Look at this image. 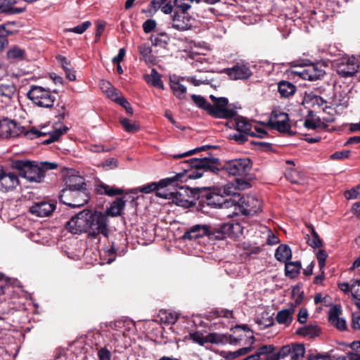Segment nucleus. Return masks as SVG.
Instances as JSON below:
<instances>
[{
    "label": "nucleus",
    "mask_w": 360,
    "mask_h": 360,
    "mask_svg": "<svg viewBox=\"0 0 360 360\" xmlns=\"http://www.w3.org/2000/svg\"><path fill=\"white\" fill-rule=\"evenodd\" d=\"M319 84L316 83V86ZM319 91L320 95H316V105H319V114L327 113L328 117L319 115L316 117V127L319 126L321 120L330 122L333 120V112L335 108H345L348 105L349 98L347 94L342 91L333 93V89L329 83H326L323 88L316 86V90Z\"/></svg>",
    "instance_id": "1"
},
{
    "label": "nucleus",
    "mask_w": 360,
    "mask_h": 360,
    "mask_svg": "<svg viewBox=\"0 0 360 360\" xmlns=\"http://www.w3.org/2000/svg\"><path fill=\"white\" fill-rule=\"evenodd\" d=\"M59 196L61 202L71 207H80L89 202L90 195L81 176H69Z\"/></svg>",
    "instance_id": "2"
},
{
    "label": "nucleus",
    "mask_w": 360,
    "mask_h": 360,
    "mask_svg": "<svg viewBox=\"0 0 360 360\" xmlns=\"http://www.w3.org/2000/svg\"><path fill=\"white\" fill-rule=\"evenodd\" d=\"M231 333H219V340L221 345L229 344L231 345H240L245 340L250 346L239 349L234 352L235 356H239L248 354L252 349L251 345L255 342L253 332L245 325H237L231 328Z\"/></svg>",
    "instance_id": "3"
},
{
    "label": "nucleus",
    "mask_w": 360,
    "mask_h": 360,
    "mask_svg": "<svg viewBox=\"0 0 360 360\" xmlns=\"http://www.w3.org/2000/svg\"><path fill=\"white\" fill-rule=\"evenodd\" d=\"M181 169L183 172L177 173L172 179V184L176 181H184L186 176V169L191 171L193 168L207 167L210 172L217 174L220 170L221 164L218 158L205 157L203 158H191L180 162Z\"/></svg>",
    "instance_id": "4"
},
{
    "label": "nucleus",
    "mask_w": 360,
    "mask_h": 360,
    "mask_svg": "<svg viewBox=\"0 0 360 360\" xmlns=\"http://www.w3.org/2000/svg\"><path fill=\"white\" fill-rule=\"evenodd\" d=\"M13 169L18 171L19 175L30 182L40 183L44 180V172L39 165L27 160H13L11 163Z\"/></svg>",
    "instance_id": "5"
},
{
    "label": "nucleus",
    "mask_w": 360,
    "mask_h": 360,
    "mask_svg": "<svg viewBox=\"0 0 360 360\" xmlns=\"http://www.w3.org/2000/svg\"><path fill=\"white\" fill-rule=\"evenodd\" d=\"M49 89H45L40 86L32 85L30 86L27 96L36 105L40 108H51L53 106L56 101L54 94Z\"/></svg>",
    "instance_id": "6"
},
{
    "label": "nucleus",
    "mask_w": 360,
    "mask_h": 360,
    "mask_svg": "<svg viewBox=\"0 0 360 360\" xmlns=\"http://www.w3.org/2000/svg\"><path fill=\"white\" fill-rule=\"evenodd\" d=\"M88 233L91 238H96L102 234L107 236L109 233L108 229L107 217L101 212L89 210Z\"/></svg>",
    "instance_id": "7"
},
{
    "label": "nucleus",
    "mask_w": 360,
    "mask_h": 360,
    "mask_svg": "<svg viewBox=\"0 0 360 360\" xmlns=\"http://www.w3.org/2000/svg\"><path fill=\"white\" fill-rule=\"evenodd\" d=\"M234 211L227 214V217H231L236 214L238 209L243 214L246 216L254 215L261 211L262 202L255 195H243L238 200V204L233 201Z\"/></svg>",
    "instance_id": "8"
},
{
    "label": "nucleus",
    "mask_w": 360,
    "mask_h": 360,
    "mask_svg": "<svg viewBox=\"0 0 360 360\" xmlns=\"http://www.w3.org/2000/svg\"><path fill=\"white\" fill-rule=\"evenodd\" d=\"M305 353L304 345L298 342H292L282 346L277 352H274L266 360H302Z\"/></svg>",
    "instance_id": "9"
},
{
    "label": "nucleus",
    "mask_w": 360,
    "mask_h": 360,
    "mask_svg": "<svg viewBox=\"0 0 360 360\" xmlns=\"http://www.w3.org/2000/svg\"><path fill=\"white\" fill-rule=\"evenodd\" d=\"M210 98L213 102L211 104L210 115L219 119H229L236 116V111L233 109L228 108L229 101L225 97L217 98L213 95L210 96Z\"/></svg>",
    "instance_id": "10"
},
{
    "label": "nucleus",
    "mask_w": 360,
    "mask_h": 360,
    "mask_svg": "<svg viewBox=\"0 0 360 360\" xmlns=\"http://www.w3.org/2000/svg\"><path fill=\"white\" fill-rule=\"evenodd\" d=\"M252 168V162L249 158H239L226 161L221 169L231 176H243L248 174Z\"/></svg>",
    "instance_id": "11"
},
{
    "label": "nucleus",
    "mask_w": 360,
    "mask_h": 360,
    "mask_svg": "<svg viewBox=\"0 0 360 360\" xmlns=\"http://www.w3.org/2000/svg\"><path fill=\"white\" fill-rule=\"evenodd\" d=\"M198 195L197 191L186 186H181L173 192L171 200L178 206L189 208L195 205L194 200Z\"/></svg>",
    "instance_id": "12"
},
{
    "label": "nucleus",
    "mask_w": 360,
    "mask_h": 360,
    "mask_svg": "<svg viewBox=\"0 0 360 360\" xmlns=\"http://www.w3.org/2000/svg\"><path fill=\"white\" fill-rule=\"evenodd\" d=\"M338 74L342 77L354 76L359 68V62L354 57H344L338 60L336 65Z\"/></svg>",
    "instance_id": "13"
},
{
    "label": "nucleus",
    "mask_w": 360,
    "mask_h": 360,
    "mask_svg": "<svg viewBox=\"0 0 360 360\" xmlns=\"http://www.w3.org/2000/svg\"><path fill=\"white\" fill-rule=\"evenodd\" d=\"M20 185L18 176L0 165V192L6 193L16 189Z\"/></svg>",
    "instance_id": "14"
},
{
    "label": "nucleus",
    "mask_w": 360,
    "mask_h": 360,
    "mask_svg": "<svg viewBox=\"0 0 360 360\" xmlns=\"http://www.w3.org/2000/svg\"><path fill=\"white\" fill-rule=\"evenodd\" d=\"M89 210H84L72 217L66 224V229L73 234L88 232Z\"/></svg>",
    "instance_id": "15"
},
{
    "label": "nucleus",
    "mask_w": 360,
    "mask_h": 360,
    "mask_svg": "<svg viewBox=\"0 0 360 360\" xmlns=\"http://www.w3.org/2000/svg\"><path fill=\"white\" fill-rule=\"evenodd\" d=\"M25 131L24 127L18 122L8 118L0 120V137L3 139L14 138Z\"/></svg>",
    "instance_id": "16"
},
{
    "label": "nucleus",
    "mask_w": 360,
    "mask_h": 360,
    "mask_svg": "<svg viewBox=\"0 0 360 360\" xmlns=\"http://www.w3.org/2000/svg\"><path fill=\"white\" fill-rule=\"evenodd\" d=\"M268 124L273 129L282 133H286L290 129L288 115L278 110L273 111Z\"/></svg>",
    "instance_id": "17"
},
{
    "label": "nucleus",
    "mask_w": 360,
    "mask_h": 360,
    "mask_svg": "<svg viewBox=\"0 0 360 360\" xmlns=\"http://www.w3.org/2000/svg\"><path fill=\"white\" fill-rule=\"evenodd\" d=\"M328 321L333 326L340 331H346L347 330V321L342 316V310L339 304L333 305L330 307Z\"/></svg>",
    "instance_id": "18"
},
{
    "label": "nucleus",
    "mask_w": 360,
    "mask_h": 360,
    "mask_svg": "<svg viewBox=\"0 0 360 360\" xmlns=\"http://www.w3.org/2000/svg\"><path fill=\"white\" fill-rule=\"evenodd\" d=\"M56 204L49 201L41 200L34 202L29 208V212L39 217H45L51 215L56 210Z\"/></svg>",
    "instance_id": "19"
},
{
    "label": "nucleus",
    "mask_w": 360,
    "mask_h": 360,
    "mask_svg": "<svg viewBox=\"0 0 360 360\" xmlns=\"http://www.w3.org/2000/svg\"><path fill=\"white\" fill-rule=\"evenodd\" d=\"M203 198L205 199L202 202L214 208H229L233 205V201L224 199L223 196L214 193H207Z\"/></svg>",
    "instance_id": "20"
},
{
    "label": "nucleus",
    "mask_w": 360,
    "mask_h": 360,
    "mask_svg": "<svg viewBox=\"0 0 360 360\" xmlns=\"http://www.w3.org/2000/svg\"><path fill=\"white\" fill-rule=\"evenodd\" d=\"M224 72L232 79H247L252 74L248 65L237 63L231 68L224 69Z\"/></svg>",
    "instance_id": "21"
},
{
    "label": "nucleus",
    "mask_w": 360,
    "mask_h": 360,
    "mask_svg": "<svg viewBox=\"0 0 360 360\" xmlns=\"http://www.w3.org/2000/svg\"><path fill=\"white\" fill-rule=\"evenodd\" d=\"M323 246V243L319 236L316 234V259L318 260L319 268L320 274L316 275V285L321 283L325 278L323 268L326 266V260L328 257V253L321 248Z\"/></svg>",
    "instance_id": "22"
},
{
    "label": "nucleus",
    "mask_w": 360,
    "mask_h": 360,
    "mask_svg": "<svg viewBox=\"0 0 360 360\" xmlns=\"http://www.w3.org/2000/svg\"><path fill=\"white\" fill-rule=\"evenodd\" d=\"M193 19L188 15L174 11L172 15V27L179 31H186L192 27Z\"/></svg>",
    "instance_id": "23"
},
{
    "label": "nucleus",
    "mask_w": 360,
    "mask_h": 360,
    "mask_svg": "<svg viewBox=\"0 0 360 360\" xmlns=\"http://www.w3.org/2000/svg\"><path fill=\"white\" fill-rule=\"evenodd\" d=\"M16 94V86L11 81H3L0 82V97L2 101L8 103Z\"/></svg>",
    "instance_id": "24"
},
{
    "label": "nucleus",
    "mask_w": 360,
    "mask_h": 360,
    "mask_svg": "<svg viewBox=\"0 0 360 360\" xmlns=\"http://www.w3.org/2000/svg\"><path fill=\"white\" fill-rule=\"evenodd\" d=\"M191 339L200 345H203L205 343H212V344H219V333H209L207 335L204 336L203 334L199 331L191 333L189 334Z\"/></svg>",
    "instance_id": "25"
},
{
    "label": "nucleus",
    "mask_w": 360,
    "mask_h": 360,
    "mask_svg": "<svg viewBox=\"0 0 360 360\" xmlns=\"http://www.w3.org/2000/svg\"><path fill=\"white\" fill-rule=\"evenodd\" d=\"M209 231V226L196 224L190 228L189 230L186 231L184 234V239L193 240L202 238L204 236H207Z\"/></svg>",
    "instance_id": "26"
},
{
    "label": "nucleus",
    "mask_w": 360,
    "mask_h": 360,
    "mask_svg": "<svg viewBox=\"0 0 360 360\" xmlns=\"http://www.w3.org/2000/svg\"><path fill=\"white\" fill-rule=\"evenodd\" d=\"M294 309H285L278 311L276 321L278 324L289 326L293 320Z\"/></svg>",
    "instance_id": "27"
},
{
    "label": "nucleus",
    "mask_w": 360,
    "mask_h": 360,
    "mask_svg": "<svg viewBox=\"0 0 360 360\" xmlns=\"http://www.w3.org/2000/svg\"><path fill=\"white\" fill-rule=\"evenodd\" d=\"M172 184V179H164L160 180L159 182H153L150 184H148L147 185L139 187L137 190H139V192L144 193H150L153 191H155L159 186H169Z\"/></svg>",
    "instance_id": "28"
},
{
    "label": "nucleus",
    "mask_w": 360,
    "mask_h": 360,
    "mask_svg": "<svg viewBox=\"0 0 360 360\" xmlns=\"http://www.w3.org/2000/svg\"><path fill=\"white\" fill-rule=\"evenodd\" d=\"M237 131L244 133L250 136L255 137V132L252 129V124L244 117H240L236 121Z\"/></svg>",
    "instance_id": "29"
},
{
    "label": "nucleus",
    "mask_w": 360,
    "mask_h": 360,
    "mask_svg": "<svg viewBox=\"0 0 360 360\" xmlns=\"http://www.w3.org/2000/svg\"><path fill=\"white\" fill-rule=\"evenodd\" d=\"M207 236L210 239L223 240L229 236L227 229H225V223L217 227H212L209 226V231Z\"/></svg>",
    "instance_id": "30"
},
{
    "label": "nucleus",
    "mask_w": 360,
    "mask_h": 360,
    "mask_svg": "<svg viewBox=\"0 0 360 360\" xmlns=\"http://www.w3.org/2000/svg\"><path fill=\"white\" fill-rule=\"evenodd\" d=\"M278 91L281 97L288 98L296 91V86L288 81L282 80L278 84Z\"/></svg>",
    "instance_id": "31"
},
{
    "label": "nucleus",
    "mask_w": 360,
    "mask_h": 360,
    "mask_svg": "<svg viewBox=\"0 0 360 360\" xmlns=\"http://www.w3.org/2000/svg\"><path fill=\"white\" fill-rule=\"evenodd\" d=\"M125 207V201L122 198H117L111 204L110 207L107 209V215L111 217H117L121 215L122 210Z\"/></svg>",
    "instance_id": "32"
},
{
    "label": "nucleus",
    "mask_w": 360,
    "mask_h": 360,
    "mask_svg": "<svg viewBox=\"0 0 360 360\" xmlns=\"http://www.w3.org/2000/svg\"><path fill=\"white\" fill-rule=\"evenodd\" d=\"M96 193L99 195L105 194L108 196H115L122 194L124 191L115 186H110L105 184H101L96 186Z\"/></svg>",
    "instance_id": "33"
},
{
    "label": "nucleus",
    "mask_w": 360,
    "mask_h": 360,
    "mask_svg": "<svg viewBox=\"0 0 360 360\" xmlns=\"http://www.w3.org/2000/svg\"><path fill=\"white\" fill-rule=\"evenodd\" d=\"M144 79L148 84L159 89H164V85L161 79V75L155 68L151 70L150 74L144 75Z\"/></svg>",
    "instance_id": "34"
},
{
    "label": "nucleus",
    "mask_w": 360,
    "mask_h": 360,
    "mask_svg": "<svg viewBox=\"0 0 360 360\" xmlns=\"http://www.w3.org/2000/svg\"><path fill=\"white\" fill-rule=\"evenodd\" d=\"M138 50L146 63L153 64L156 62V58L153 55L152 49L148 44H141L139 45Z\"/></svg>",
    "instance_id": "35"
},
{
    "label": "nucleus",
    "mask_w": 360,
    "mask_h": 360,
    "mask_svg": "<svg viewBox=\"0 0 360 360\" xmlns=\"http://www.w3.org/2000/svg\"><path fill=\"white\" fill-rule=\"evenodd\" d=\"M292 257L290 248L286 245H279L275 252V257L282 262H287Z\"/></svg>",
    "instance_id": "36"
},
{
    "label": "nucleus",
    "mask_w": 360,
    "mask_h": 360,
    "mask_svg": "<svg viewBox=\"0 0 360 360\" xmlns=\"http://www.w3.org/2000/svg\"><path fill=\"white\" fill-rule=\"evenodd\" d=\"M150 39L153 46L161 48H165L169 41V37L165 32H159L153 34Z\"/></svg>",
    "instance_id": "37"
},
{
    "label": "nucleus",
    "mask_w": 360,
    "mask_h": 360,
    "mask_svg": "<svg viewBox=\"0 0 360 360\" xmlns=\"http://www.w3.org/2000/svg\"><path fill=\"white\" fill-rule=\"evenodd\" d=\"M331 65L332 63L329 60L316 61V80L323 78Z\"/></svg>",
    "instance_id": "38"
},
{
    "label": "nucleus",
    "mask_w": 360,
    "mask_h": 360,
    "mask_svg": "<svg viewBox=\"0 0 360 360\" xmlns=\"http://www.w3.org/2000/svg\"><path fill=\"white\" fill-rule=\"evenodd\" d=\"M15 3V0H0V11L9 13H19L22 12L23 9L13 7Z\"/></svg>",
    "instance_id": "39"
},
{
    "label": "nucleus",
    "mask_w": 360,
    "mask_h": 360,
    "mask_svg": "<svg viewBox=\"0 0 360 360\" xmlns=\"http://www.w3.org/2000/svg\"><path fill=\"white\" fill-rule=\"evenodd\" d=\"M100 87L111 100H113L119 94L117 89L108 81L101 80Z\"/></svg>",
    "instance_id": "40"
},
{
    "label": "nucleus",
    "mask_w": 360,
    "mask_h": 360,
    "mask_svg": "<svg viewBox=\"0 0 360 360\" xmlns=\"http://www.w3.org/2000/svg\"><path fill=\"white\" fill-rule=\"evenodd\" d=\"M295 334L303 338L313 339L315 338V325L309 324L296 330Z\"/></svg>",
    "instance_id": "41"
},
{
    "label": "nucleus",
    "mask_w": 360,
    "mask_h": 360,
    "mask_svg": "<svg viewBox=\"0 0 360 360\" xmlns=\"http://www.w3.org/2000/svg\"><path fill=\"white\" fill-rule=\"evenodd\" d=\"M301 264L298 262H285V275L291 278L297 276L300 272Z\"/></svg>",
    "instance_id": "42"
},
{
    "label": "nucleus",
    "mask_w": 360,
    "mask_h": 360,
    "mask_svg": "<svg viewBox=\"0 0 360 360\" xmlns=\"http://www.w3.org/2000/svg\"><path fill=\"white\" fill-rule=\"evenodd\" d=\"M304 235V239L306 243L315 249V229L312 224L307 225L306 229L303 231Z\"/></svg>",
    "instance_id": "43"
},
{
    "label": "nucleus",
    "mask_w": 360,
    "mask_h": 360,
    "mask_svg": "<svg viewBox=\"0 0 360 360\" xmlns=\"http://www.w3.org/2000/svg\"><path fill=\"white\" fill-rule=\"evenodd\" d=\"M170 87L172 89L174 94L179 98H183L186 92V87L180 83L179 80H170Z\"/></svg>",
    "instance_id": "44"
},
{
    "label": "nucleus",
    "mask_w": 360,
    "mask_h": 360,
    "mask_svg": "<svg viewBox=\"0 0 360 360\" xmlns=\"http://www.w3.org/2000/svg\"><path fill=\"white\" fill-rule=\"evenodd\" d=\"M191 98L198 107L205 110L209 115H210L211 104L208 103L204 97L200 95L193 94L191 96Z\"/></svg>",
    "instance_id": "45"
},
{
    "label": "nucleus",
    "mask_w": 360,
    "mask_h": 360,
    "mask_svg": "<svg viewBox=\"0 0 360 360\" xmlns=\"http://www.w3.org/2000/svg\"><path fill=\"white\" fill-rule=\"evenodd\" d=\"M186 170H188V169H186ZM204 172L210 171L207 167L193 168L191 171H186V176L184 179V181L200 178L203 175Z\"/></svg>",
    "instance_id": "46"
},
{
    "label": "nucleus",
    "mask_w": 360,
    "mask_h": 360,
    "mask_svg": "<svg viewBox=\"0 0 360 360\" xmlns=\"http://www.w3.org/2000/svg\"><path fill=\"white\" fill-rule=\"evenodd\" d=\"M68 128L66 127H63V128H60L59 129H56L52 132L49 133V139L43 141L44 144H49L57 141L61 135L66 133Z\"/></svg>",
    "instance_id": "47"
},
{
    "label": "nucleus",
    "mask_w": 360,
    "mask_h": 360,
    "mask_svg": "<svg viewBox=\"0 0 360 360\" xmlns=\"http://www.w3.org/2000/svg\"><path fill=\"white\" fill-rule=\"evenodd\" d=\"M225 229H227L229 236H238L243 233V226L238 222L236 223H225Z\"/></svg>",
    "instance_id": "48"
},
{
    "label": "nucleus",
    "mask_w": 360,
    "mask_h": 360,
    "mask_svg": "<svg viewBox=\"0 0 360 360\" xmlns=\"http://www.w3.org/2000/svg\"><path fill=\"white\" fill-rule=\"evenodd\" d=\"M120 123L124 130L127 132L136 133L139 130V126L127 118H122L120 120Z\"/></svg>",
    "instance_id": "49"
},
{
    "label": "nucleus",
    "mask_w": 360,
    "mask_h": 360,
    "mask_svg": "<svg viewBox=\"0 0 360 360\" xmlns=\"http://www.w3.org/2000/svg\"><path fill=\"white\" fill-rule=\"evenodd\" d=\"M7 56L15 60H22L25 56V50L16 46L13 47L7 52Z\"/></svg>",
    "instance_id": "50"
},
{
    "label": "nucleus",
    "mask_w": 360,
    "mask_h": 360,
    "mask_svg": "<svg viewBox=\"0 0 360 360\" xmlns=\"http://www.w3.org/2000/svg\"><path fill=\"white\" fill-rule=\"evenodd\" d=\"M354 280H352L349 283L348 282H340L338 283L339 289L345 294L351 293L352 296V292L355 289Z\"/></svg>",
    "instance_id": "51"
},
{
    "label": "nucleus",
    "mask_w": 360,
    "mask_h": 360,
    "mask_svg": "<svg viewBox=\"0 0 360 360\" xmlns=\"http://www.w3.org/2000/svg\"><path fill=\"white\" fill-rule=\"evenodd\" d=\"M91 22L90 21H85L76 27L65 29V32H75L79 34H83L90 26Z\"/></svg>",
    "instance_id": "52"
},
{
    "label": "nucleus",
    "mask_w": 360,
    "mask_h": 360,
    "mask_svg": "<svg viewBox=\"0 0 360 360\" xmlns=\"http://www.w3.org/2000/svg\"><path fill=\"white\" fill-rule=\"evenodd\" d=\"M112 101H115L122 107H123L127 113L130 115L133 113V110L130 103L124 97L118 94Z\"/></svg>",
    "instance_id": "53"
},
{
    "label": "nucleus",
    "mask_w": 360,
    "mask_h": 360,
    "mask_svg": "<svg viewBox=\"0 0 360 360\" xmlns=\"http://www.w3.org/2000/svg\"><path fill=\"white\" fill-rule=\"evenodd\" d=\"M166 187L163 186L158 187L155 195L162 198L171 200L174 191H169Z\"/></svg>",
    "instance_id": "54"
},
{
    "label": "nucleus",
    "mask_w": 360,
    "mask_h": 360,
    "mask_svg": "<svg viewBox=\"0 0 360 360\" xmlns=\"http://www.w3.org/2000/svg\"><path fill=\"white\" fill-rule=\"evenodd\" d=\"M210 148V146H201V147H199V148H195L193 150H191L184 152V153H181V154L173 155V158H175V159H177V158H181L190 156V155H192L195 154L197 152H200V151L204 150L205 148Z\"/></svg>",
    "instance_id": "55"
},
{
    "label": "nucleus",
    "mask_w": 360,
    "mask_h": 360,
    "mask_svg": "<svg viewBox=\"0 0 360 360\" xmlns=\"http://www.w3.org/2000/svg\"><path fill=\"white\" fill-rule=\"evenodd\" d=\"M275 347L273 345H264L258 348L257 354L261 357L262 355H266L269 354H274Z\"/></svg>",
    "instance_id": "56"
},
{
    "label": "nucleus",
    "mask_w": 360,
    "mask_h": 360,
    "mask_svg": "<svg viewBox=\"0 0 360 360\" xmlns=\"http://www.w3.org/2000/svg\"><path fill=\"white\" fill-rule=\"evenodd\" d=\"M292 299L293 300L295 306L300 304L302 302L303 295L299 288H294L292 289Z\"/></svg>",
    "instance_id": "57"
},
{
    "label": "nucleus",
    "mask_w": 360,
    "mask_h": 360,
    "mask_svg": "<svg viewBox=\"0 0 360 360\" xmlns=\"http://www.w3.org/2000/svg\"><path fill=\"white\" fill-rule=\"evenodd\" d=\"M248 135L244 133L237 131L236 133L230 135V139L234 140L239 144H242L248 141Z\"/></svg>",
    "instance_id": "58"
},
{
    "label": "nucleus",
    "mask_w": 360,
    "mask_h": 360,
    "mask_svg": "<svg viewBox=\"0 0 360 360\" xmlns=\"http://www.w3.org/2000/svg\"><path fill=\"white\" fill-rule=\"evenodd\" d=\"M314 112L311 110H308L307 117L304 122V126L308 129H315V121L313 119Z\"/></svg>",
    "instance_id": "59"
},
{
    "label": "nucleus",
    "mask_w": 360,
    "mask_h": 360,
    "mask_svg": "<svg viewBox=\"0 0 360 360\" xmlns=\"http://www.w3.org/2000/svg\"><path fill=\"white\" fill-rule=\"evenodd\" d=\"M319 303L324 306H329L332 303V298L327 295L323 296L321 293H316V304Z\"/></svg>",
    "instance_id": "60"
},
{
    "label": "nucleus",
    "mask_w": 360,
    "mask_h": 360,
    "mask_svg": "<svg viewBox=\"0 0 360 360\" xmlns=\"http://www.w3.org/2000/svg\"><path fill=\"white\" fill-rule=\"evenodd\" d=\"M156 22L153 19H148L146 20L143 24V30L145 33H150L156 27Z\"/></svg>",
    "instance_id": "61"
},
{
    "label": "nucleus",
    "mask_w": 360,
    "mask_h": 360,
    "mask_svg": "<svg viewBox=\"0 0 360 360\" xmlns=\"http://www.w3.org/2000/svg\"><path fill=\"white\" fill-rule=\"evenodd\" d=\"M314 98L315 95L312 94H306L302 101V105L305 108L313 107L315 104Z\"/></svg>",
    "instance_id": "62"
},
{
    "label": "nucleus",
    "mask_w": 360,
    "mask_h": 360,
    "mask_svg": "<svg viewBox=\"0 0 360 360\" xmlns=\"http://www.w3.org/2000/svg\"><path fill=\"white\" fill-rule=\"evenodd\" d=\"M99 360H111V352L106 348L102 347L98 352Z\"/></svg>",
    "instance_id": "63"
},
{
    "label": "nucleus",
    "mask_w": 360,
    "mask_h": 360,
    "mask_svg": "<svg viewBox=\"0 0 360 360\" xmlns=\"http://www.w3.org/2000/svg\"><path fill=\"white\" fill-rule=\"evenodd\" d=\"M352 327L354 330H360V312L352 314Z\"/></svg>",
    "instance_id": "64"
}]
</instances>
